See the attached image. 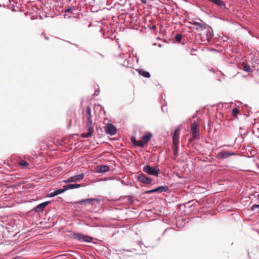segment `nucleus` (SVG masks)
Wrapping results in <instances>:
<instances>
[{"label": "nucleus", "mask_w": 259, "mask_h": 259, "mask_svg": "<svg viewBox=\"0 0 259 259\" xmlns=\"http://www.w3.org/2000/svg\"><path fill=\"white\" fill-rule=\"evenodd\" d=\"M191 135H192V138L190 139V141L198 140L199 139V124L196 122H194L191 124Z\"/></svg>", "instance_id": "1"}, {"label": "nucleus", "mask_w": 259, "mask_h": 259, "mask_svg": "<svg viewBox=\"0 0 259 259\" xmlns=\"http://www.w3.org/2000/svg\"><path fill=\"white\" fill-rule=\"evenodd\" d=\"M143 171L149 175L158 177L160 172V169L158 166L152 167L149 165H146L143 168Z\"/></svg>", "instance_id": "2"}, {"label": "nucleus", "mask_w": 259, "mask_h": 259, "mask_svg": "<svg viewBox=\"0 0 259 259\" xmlns=\"http://www.w3.org/2000/svg\"><path fill=\"white\" fill-rule=\"evenodd\" d=\"M74 238L81 242H91L92 241V237L79 233H75Z\"/></svg>", "instance_id": "3"}, {"label": "nucleus", "mask_w": 259, "mask_h": 259, "mask_svg": "<svg viewBox=\"0 0 259 259\" xmlns=\"http://www.w3.org/2000/svg\"><path fill=\"white\" fill-rule=\"evenodd\" d=\"M236 153L234 152L226 151L221 152L218 153L217 158L220 159H223L229 157L230 156L235 155Z\"/></svg>", "instance_id": "4"}, {"label": "nucleus", "mask_w": 259, "mask_h": 259, "mask_svg": "<svg viewBox=\"0 0 259 259\" xmlns=\"http://www.w3.org/2000/svg\"><path fill=\"white\" fill-rule=\"evenodd\" d=\"M84 176V174L82 173L81 174L70 177L67 180L64 181V182L65 183H69L73 182L79 181L83 179Z\"/></svg>", "instance_id": "5"}, {"label": "nucleus", "mask_w": 259, "mask_h": 259, "mask_svg": "<svg viewBox=\"0 0 259 259\" xmlns=\"http://www.w3.org/2000/svg\"><path fill=\"white\" fill-rule=\"evenodd\" d=\"M138 180L144 184H150L152 182V179L147 177L146 175L143 174H140L138 176Z\"/></svg>", "instance_id": "6"}, {"label": "nucleus", "mask_w": 259, "mask_h": 259, "mask_svg": "<svg viewBox=\"0 0 259 259\" xmlns=\"http://www.w3.org/2000/svg\"><path fill=\"white\" fill-rule=\"evenodd\" d=\"M105 128L106 133L111 136L115 135L116 133V127L111 123H108Z\"/></svg>", "instance_id": "7"}, {"label": "nucleus", "mask_w": 259, "mask_h": 259, "mask_svg": "<svg viewBox=\"0 0 259 259\" xmlns=\"http://www.w3.org/2000/svg\"><path fill=\"white\" fill-rule=\"evenodd\" d=\"M88 132L87 133H83L81 135V137L83 138H87L91 137L93 134V125L86 124Z\"/></svg>", "instance_id": "8"}, {"label": "nucleus", "mask_w": 259, "mask_h": 259, "mask_svg": "<svg viewBox=\"0 0 259 259\" xmlns=\"http://www.w3.org/2000/svg\"><path fill=\"white\" fill-rule=\"evenodd\" d=\"M50 203V201H46L45 202L41 203L38 204L36 207H35L34 209L35 212H40L42 211L46 206L48 205Z\"/></svg>", "instance_id": "9"}, {"label": "nucleus", "mask_w": 259, "mask_h": 259, "mask_svg": "<svg viewBox=\"0 0 259 259\" xmlns=\"http://www.w3.org/2000/svg\"><path fill=\"white\" fill-rule=\"evenodd\" d=\"M85 117L87 120V124L93 125V120L91 114V108L90 106H88L87 108V115Z\"/></svg>", "instance_id": "10"}, {"label": "nucleus", "mask_w": 259, "mask_h": 259, "mask_svg": "<svg viewBox=\"0 0 259 259\" xmlns=\"http://www.w3.org/2000/svg\"><path fill=\"white\" fill-rule=\"evenodd\" d=\"M66 191H67V189H65L63 187V189H60L57 190L56 191H53L52 192L49 193L47 195V197H54L55 196H57V195H58L59 194H62V193H64Z\"/></svg>", "instance_id": "11"}, {"label": "nucleus", "mask_w": 259, "mask_h": 259, "mask_svg": "<svg viewBox=\"0 0 259 259\" xmlns=\"http://www.w3.org/2000/svg\"><path fill=\"white\" fill-rule=\"evenodd\" d=\"M179 129H176L172 137V142L173 144H179Z\"/></svg>", "instance_id": "12"}, {"label": "nucleus", "mask_w": 259, "mask_h": 259, "mask_svg": "<svg viewBox=\"0 0 259 259\" xmlns=\"http://www.w3.org/2000/svg\"><path fill=\"white\" fill-rule=\"evenodd\" d=\"M109 169H110L109 167L107 165H100V166H98L97 171H98V172H99V173L105 172L109 171Z\"/></svg>", "instance_id": "13"}, {"label": "nucleus", "mask_w": 259, "mask_h": 259, "mask_svg": "<svg viewBox=\"0 0 259 259\" xmlns=\"http://www.w3.org/2000/svg\"><path fill=\"white\" fill-rule=\"evenodd\" d=\"M152 137V134L150 132H148L145 135L142 136V139L144 142V143L147 144L150 141Z\"/></svg>", "instance_id": "14"}, {"label": "nucleus", "mask_w": 259, "mask_h": 259, "mask_svg": "<svg viewBox=\"0 0 259 259\" xmlns=\"http://www.w3.org/2000/svg\"><path fill=\"white\" fill-rule=\"evenodd\" d=\"M81 186V184H70L64 186L65 189H67V190L68 189H73L75 188H78Z\"/></svg>", "instance_id": "15"}, {"label": "nucleus", "mask_w": 259, "mask_h": 259, "mask_svg": "<svg viewBox=\"0 0 259 259\" xmlns=\"http://www.w3.org/2000/svg\"><path fill=\"white\" fill-rule=\"evenodd\" d=\"M100 200L98 198H88L78 201L76 202V203L82 204L84 203V201H92V202L95 201L96 202H98L100 201Z\"/></svg>", "instance_id": "16"}, {"label": "nucleus", "mask_w": 259, "mask_h": 259, "mask_svg": "<svg viewBox=\"0 0 259 259\" xmlns=\"http://www.w3.org/2000/svg\"><path fill=\"white\" fill-rule=\"evenodd\" d=\"M138 73H139L140 75L145 77L149 78L150 77V74L148 72L143 70L142 69H139Z\"/></svg>", "instance_id": "17"}, {"label": "nucleus", "mask_w": 259, "mask_h": 259, "mask_svg": "<svg viewBox=\"0 0 259 259\" xmlns=\"http://www.w3.org/2000/svg\"><path fill=\"white\" fill-rule=\"evenodd\" d=\"M156 192H167L169 190L168 187L167 186H160L157 188H155Z\"/></svg>", "instance_id": "18"}, {"label": "nucleus", "mask_w": 259, "mask_h": 259, "mask_svg": "<svg viewBox=\"0 0 259 259\" xmlns=\"http://www.w3.org/2000/svg\"><path fill=\"white\" fill-rule=\"evenodd\" d=\"M146 143L142 140L135 141V145L138 146L139 147H144Z\"/></svg>", "instance_id": "19"}, {"label": "nucleus", "mask_w": 259, "mask_h": 259, "mask_svg": "<svg viewBox=\"0 0 259 259\" xmlns=\"http://www.w3.org/2000/svg\"><path fill=\"white\" fill-rule=\"evenodd\" d=\"M179 144H173L174 155L177 156L178 154Z\"/></svg>", "instance_id": "20"}, {"label": "nucleus", "mask_w": 259, "mask_h": 259, "mask_svg": "<svg viewBox=\"0 0 259 259\" xmlns=\"http://www.w3.org/2000/svg\"><path fill=\"white\" fill-rule=\"evenodd\" d=\"M19 164L22 167H23V168L26 167L28 166V165H29L28 163L26 161L24 160H22L20 161L19 162Z\"/></svg>", "instance_id": "21"}, {"label": "nucleus", "mask_w": 259, "mask_h": 259, "mask_svg": "<svg viewBox=\"0 0 259 259\" xmlns=\"http://www.w3.org/2000/svg\"><path fill=\"white\" fill-rule=\"evenodd\" d=\"M212 3L219 6H225L224 3L222 0H213Z\"/></svg>", "instance_id": "22"}, {"label": "nucleus", "mask_w": 259, "mask_h": 259, "mask_svg": "<svg viewBox=\"0 0 259 259\" xmlns=\"http://www.w3.org/2000/svg\"><path fill=\"white\" fill-rule=\"evenodd\" d=\"M243 70L247 72H251V69L249 65L246 64H243Z\"/></svg>", "instance_id": "23"}, {"label": "nucleus", "mask_w": 259, "mask_h": 259, "mask_svg": "<svg viewBox=\"0 0 259 259\" xmlns=\"http://www.w3.org/2000/svg\"><path fill=\"white\" fill-rule=\"evenodd\" d=\"M207 39L209 40L213 36V34L211 31L208 30L206 31Z\"/></svg>", "instance_id": "24"}, {"label": "nucleus", "mask_w": 259, "mask_h": 259, "mask_svg": "<svg viewBox=\"0 0 259 259\" xmlns=\"http://www.w3.org/2000/svg\"><path fill=\"white\" fill-rule=\"evenodd\" d=\"M175 39L177 42H180L182 40V34H180V33L177 34L175 36Z\"/></svg>", "instance_id": "25"}, {"label": "nucleus", "mask_w": 259, "mask_h": 259, "mask_svg": "<svg viewBox=\"0 0 259 259\" xmlns=\"http://www.w3.org/2000/svg\"><path fill=\"white\" fill-rule=\"evenodd\" d=\"M256 209H257V212L259 213V204H253L251 207V210L254 211Z\"/></svg>", "instance_id": "26"}, {"label": "nucleus", "mask_w": 259, "mask_h": 259, "mask_svg": "<svg viewBox=\"0 0 259 259\" xmlns=\"http://www.w3.org/2000/svg\"><path fill=\"white\" fill-rule=\"evenodd\" d=\"M239 113V110L237 108H234L232 110V114L234 116L236 117Z\"/></svg>", "instance_id": "27"}, {"label": "nucleus", "mask_w": 259, "mask_h": 259, "mask_svg": "<svg viewBox=\"0 0 259 259\" xmlns=\"http://www.w3.org/2000/svg\"><path fill=\"white\" fill-rule=\"evenodd\" d=\"M194 25L197 26L200 28H203L204 24H202L197 22H195L193 23Z\"/></svg>", "instance_id": "28"}, {"label": "nucleus", "mask_w": 259, "mask_h": 259, "mask_svg": "<svg viewBox=\"0 0 259 259\" xmlns=\"http://www.w3.org/2000/svg\"><path fill=\"white\" fill-rule=\"evenodd\" d=\"M154 192H156L155 189L147 191H146L145 193H147V194H151V193H154Z\"/></svg>", "instance_id": "29"}, {"label": "nucleus", "mask_w": 259, "mask_h": 259, "mask_svg": "<svg viewBox=\"0 0 259 259\" xmlns=\"http://www.w3.org/2000/svg\"><path fill=\"white\" fill-rule=\"evenodd\" d=\"M72 10L71 8H68L65 10V13H69Z\"/></svg>", "instance_id": "30"}, {"label": "nucleus", "mask_w": 259, "mask_h": 259, "mask_svg": "<svg viewBox=\"0 0 259 259\" xmlns=\"http://www.w3.org/2000/svg\"><path fill=\"white\" fill-rule=\"evenodd\" d=\"M131 140H132V142L135 145V141H136V138L135 137H132Z\"/></svg>", "instance_id": "31"}, {"label": "nucleus", "mask_w": 259, "mask_h": 259, "mask_svg": "<svg viewBox=\"0 0 259 259\" xmlns=\"http://www.w3.org/2000/svg\"><path fill=\"white\" fill-rule=\"evenodd\" d=\"M92 203V201H84V203L83 204L87 203V204H91Z\"/></svg>", "instance_id": "32"}, {"label": "nucleus", "mask_w": 259, "mask_h": 259, "mask_svg": "<svg viewBox=\"0 0 259 259\" xmlns=\"http://www.w3.org/2000/svg\"><path fill=\"white\" fill-rule=\"evenodd\" d=\"M123 56H124V54H120V55H119V57H121V58H124V57Z\"/></svg>", "instance_id": "33"}, {"label": "nucleus", "mask_w": 259, "mask_h": 259, "mask_svg": "<svg viewBox=\"0 0 259 259\" xmlns=\"http://www.w3.org/2000/svg\"><path fill=\"white\" fill-rule=\"evenodd\" d=\"M98 93H99V91H97V92H96L94 93V95H96V96H97V95H98Z\"/></svg>", "instance_id": "34"}, {"label": "nucleus", "mask_w": 259, "mask_h": 259, "mask_svg": "<svg viewBox=\"0 0 259 259\" xmlns=\"http://www.w3.org/2000/svg\"><path fill=\"white\" fill-rule=\"evenodd\" d=\"M123 65H125V66L126 65V64H125V61H124V62Z\"/></svg>", "instance_id": "35"}, {"label": "nucleus", "mask_w": 259, "mask_h": 259, "mask_svg": "<svg viewBox=\"0 0 259 259\" xmlns=\"http://www.w3.org/2000/svg\"><path fill=\"white\" fill-rule=\"evenodd\" d=\"M258 200H259V194L258 195V197H257Z\"/></svg>", "instance_id": "36"}]
</instances>
